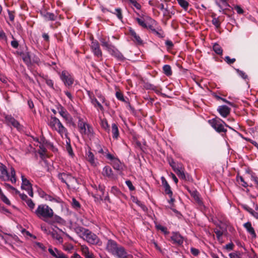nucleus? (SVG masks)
<instances>
[{
  "instance_id": "24",
  "label": "nucleus",
  "mask_w": 258,
  "mask_h": 258,
  "mask_svg": "<svg viewBox=\"0 0 258 258\" xmlns=\"http://www.w3.org/2000/svg\"><path fill=\"white\" fill-rule=\"evenodd\" d=\"M22 178V185L21 188L23 189H25L27 188H30L32 187V184L30 182L29 180H28L24 175H21Z\"/></svg>"
},
{
  "instance_id": "4",
  "label": "nucleus",
  "mask_w": 258,
  "mask_h": 258,
  "mask_svg": "<svg viewBox=\"0 0 258 258\" xmlns=\"http://www.w3.org/2000/svg\"><path fill=\"white\" fill-rule=\"evenodd\" d=\"M57 177L61 182L66 184L69 189L75 188L76 184H79L78 179L69 173H59L58 174Z\"/></svg>"
},
{
  "instance_id": "18",
  "label": "nucleus",
  "mask_w": 258,
  "mask_h": 258,
  "mask_svg": "<svg viewBox=\"0 0 258 258\" xmlns=\"http://www.w3.org/2000/svg\"><path fill=\"white\" fill-rule=\"evenodd\" d=\"M130 33L132 36V39L134 41L136 44L138 45H142L143 41L142 39L140 38L139 35H138L136 32L133 29L130 30Z\"/></svg>"
},
{
  "instance_id": "25",
  "label": "nucleus",
  "mask_w": 258,
  "mask_h": 258,
  "mask_svg": "<svg viewBox=\"0 0 258 258\" xmlns=\"http://www.w3.org/2000/svg\"><path fill=\"white\" fill-rule=\"evenodd\" d=\"M86 158L87 161H89L92 165H94L95 164L94 155L93 153L91 151L90 149H89L88 151H86Z\"/></svg>"
},
{
  "instance_id": "35",
  "label": "nucleus",
  "mask_w": 258,
  "mask_h": 258,
  "mask_svg": "<svg viewBox=\"0 0 258 258\" xmlns=\"http://www.w3.org/2000/svg\"><path fill=\"white\" fill-rule=\"evenodd\" d=\"M169 240L172 244L176 246L177 245V234L176 233H173L171 236L169 237Z\"/></svg>"
},
{
  "instance_id": "32",
  "label": "nucleus",
  "mask_w": 258,
  "mask_h": 258,
  "mask_svg": "<svg viewBox=\"0 0 258 258\" xmlns=\"http://www.w3.org/2000/svg\"><path fill=\"white\" fill-rule=\"evenodd\" d=\"M22 58L23 61L27 65H29L31 64V57L29 52L23 53Z\"/></svg>"
},
{
  "instance_id": "15",
  "label": "nucleus",
  "mask_w": 258,
  "mask_h": 258,
  "mask_svg": "<svg viewBox=\"0 0 258 258\" xmlns=\"http://www.w3.org/2000/svg\"><path fill=\"white\" fill-rule=\"evenodd\" d=\"M102 174L104 176L111 179L114 180L117 178L116 176L113 173L111 168L109 166H106L103 168Z\"/></svg>"
},
{
  "instance_id": "17",
  "label": "nucleus",
  "mask_w": 258,
  "mask_h": 258,
  "mask_svg": "<svg viewBox=\"0 0 258 258\" xmlns=\"http://www.w3.org/2000/svg\"><path fill=\"white\" fill-rule=\"evenodd\" d=\"M178 177L180 179L190 181L191 179L190 176L187 173H185L184 169L181 166L178 165Z\"/></svg>"
},
{
  "instance_id": "14",
  "label": "nucleus",
  "mask_w": 258,
  "mask_h": 258,
  "mask_svg": "<svg viewBox=\"0 0 258 258\" xmlns=\"http://www.w3.org/2000/svg\"><path fill=\"white\" fill-rule=\"evenodd\" d=\"M57 109L59 114L66 121H71L72 120V118L69 112L67 111L62 105H59L57 107Z\"/></svg>"
},
{
  "instance_id": "28",
  "label": "nucleus",
  "mask_w": 258,
  "mask_h": 258,
  "mask_svg": "<svg viewBox=\"0 0 258 258\" xmlns=\"http://www.w3.org/2000/svg\"><path fill=\"white\" fill-rule=\"evenodd\" d=\"M68 140L66 141V150L68 152L69 155L73 157L74 155L72 148L71 145L70 143V139L67 137V138Z\"/></svg>"
},
{
  "instance_id": "51",
  "label": "nucleus",
  "mask_w": 258,
  "mask_h": 258,
  "mask_svg": "<svg viewBox=\"0 0 258 258\" xmlns=\"http://www.w3.org/2000/svg\"><path fill=\"white\" fill-rule=\"evenodd\" d=\"M110 192L116 196H118L121 194L120 191L116 186H112L111 187Z\"/></svg>"
},
{
  "instance_id": "48",
  "label": "nucleus",
  "mask_w": 258,
  "mask_h": 258,
  "mask_svg": "<svg viewBox=\"0 0 258 258\" xmlns=\"http://www.w3.org/2000/svg\"><path fill=\"white\" fill-rule=\"evenodd\" d=\"M0 198L2 200V201L6 204L8 205H11L10 201L3 192L2 194H0Z\"/></svg>"
},
{
  "instance_id": "21",
  "label": "nucleus",
  "mask_w": 258,
  "mask_h": 258,
  "mask_svg": "<svg viewBox=\"0 0 258 258\" xmlns=\"http://www.w3.org/2000/svg\"><path fill=\"white\" fill-rule=\"evenodd\" d=\"M243 226L246 229V231L252 236V237H256V233L250 222H247L244 223Z\"/></svg>"
},
{
  "instance_id": "30",
  "label": "nucleus",
  "mask_w": 258,
  "mask_h": 258,
  "mask_svg": "<svg viewBox=\"0 0 258 258\" xmlns=\"http://www.w3.org/2000/svg\"><path fill=\"white\" fill-rule=\"evenodd\" d=\"M50 234L51 237L53 239L57 240L59 243H62L63 242L62 237L56 231L51 232Z\"/></svg>"
},
{
  "instance_id": "56",
  "label": "nucleus",
  "mask_w": 258,
  "mask_h": 258,
  "mask_svg": "<svg viewBox=\"0 0 258 258\" xmlns=\"http://www.w3.org/2000/svg\"><path fill=\"white\" fill-rule=\"evenodd\" d=\"M212 24L217 28H219L220 26V22L218 18H214L212 21Z\"/></svg>"
},
{
  "instance_id": "42",
  "label": "nucleus",
  "mask_w": 258,
  "mask_h": 258,
  "mask_svg": "<svg viewBox=\"0 0 258 258\" xmlns=\"http://www.w3.org/2000/svg\"><path fill=\"white\" fill-rule=\"evenodd\" d=\"M95 107H98L101 111L104 110V108L101 103L97 100V99H93L91 103Z\"/></svg>"
},
{
  "instance_id": "52",
  "label": "nucleus",
  "mask_w": 258,
  "mask_h": 258,
  "mask_svg": "<svg viewBox=\"0 0 258 258\" xmlns=\"http://www.w3.org/2000/svg\"><path fill=\"white\" fill-rule=\"evenodd\" d=\"M0 40L5 42H7V36L3 30H0Z\"/></svg>"
},
{
  "instance_id": "47",
  "label": "nucleus",
  "mask_w": 258,
  "mask_h": 258,
  "mask_svg": "<svg viewBox=\"0 0 258 258\" xmlns=\"http://www.w3.org/2000/svg\"><path fill=\"white\" fill-rule=\"evenodd\" d=\"M26 203L27 204L30 210L31 211H33V210L34 209L35 205L33 201L31 199H29V200H27V201H26Z\"/></svg>"
},
{
  "instance_id": "43",
  "label": "nucleus",
  "mask_w": 258,
  "mask_h": 258,
  "mask_svg": "<svg viewBox=\"0 0 258 258\" xmlns=\"http://www.w3.org/2000/svg\"><path fill=\"white\" fill-rule=\"evenodd\" d=\"M110 12L112 13V14H114L116 15L117 17L120 20H121L122 19V11L121 9L120 8H116L115 9V12H112L111 11H109Z\"/></svg>"
},
{
  "instance_id": "11",
  "label": "nucleus",
  "mask_w": 258,
  "mask_h": 258,
  "mask_svg": "<svg viewBox=\"0 0 258 258\" xmlns=\"http://www.w3.org/2000/svg\"><path fill=\"white\" fill-rule=\"evenodd\" d=\"M253 205V207L254 210H253L252 208H250L248 205L246 204H242V208L244 209L245 211L248 212L249 214H250L254 218L256 219H258V206L255 205L254 203L252 202Z\"/></svg>"
},
{
  "instance_id": "9",
  "label": "nucleus",
  "mask_w": 258,
  "mask_h": 258,
  "mask_svg": "<svg viewBox=\"0 0 258 258\" xmlns=\"http://www.w3.org/2000/svg\"><path fill=\"white\" fill-rule=\"evenodd\" d=\"M5 122L8 125H11L16 128L18 130L22 129V126L18 121L14 118L11 115H5Z\"/></svg>"
},
{
  "instance_id": "16",
  "label": "nucleus",
  "mask_w": 258,
  "mask_h": 258,
  "mask_svg": "<svg viewBox=\"0 0 258 258\" xmlns=\"http://www.w3.org/2000/svg\"><path fill=\"white\" fill-rule=\"evenodd\" d=\"M0 178L3 181H9L10 179V175L5 166L0 167Z\"/></svg>"
},
{
  "instance_id": "27",
  "label": "nucleus",
  "mask_w": 258,
  "mask_h": 258,
  "mask_svg": "<svg viewBox=\"0 0 258 258\" xmlns=\"http://www.w3.org/2000/svg\"><path fill=\"white\" fill-rule=\"evenodd\" d=\"M111 132L112 133V137L114 139H117L119 136V132L117 125L116 123H113L111 126Z\"/></svg>"
},
{
  "instance_id": "46",
  "label": "nucleus",
  "mask_w": 258,
  "mask_h": 258,
  "mask_svg": "<svg viewBox=\"0 0 258 258\" xmlns=\"http://www.w3.org/2000/svg\"><path fill=\"white\" fill-rule=\"evenodd\" d=\"M150 21L151 24H148V27L146 28L149 29L151 31V32L152 33H153V30H155L157 28H155V27L154 26L155 25H156V23L154 20H153L152 19H150Z\"/></svg>"
},
{
  "instance_id": "29",
  "label": "nucleus",
  "mask_w": 258,
  "mask_h": 258,
  "mask_svg": "<svg viewBox=\"0 0 258 258\" xmlns=\"http://www.w3.org/2000/svg\"><path fill=\"white\" fill-rule=\"evenodd\" d=\"M100 125L102 128H103L106 132L109 133L110 131L109 126L107 122L106 119L101 118L100 119Z\"/></svg>"
},
{
  "instance_id": "40",
  "label": "nucleus",
  "mask_w": 258,
  "mask_h": 258,
  "mask_svg": "<svg viewBox=\"0 0 258 258\" xmlns=\"http://www.w3.org/2000/svg\"><path fill=\"white\" fill-rule=\"evenodd\" d=\"M155 227L157 230H161L165 234H168L169 232L167 231V229L166 227H164L159 224L156 223Z\"/></svg>"
},
{
  "instance_id": "34",
  "label": "nucleus",
  "mask_w": 258,
  "mask_h": 258,
  "mask_svg": "<svg viewBox=\"0 0 258 258\" xmlns=\"http://www.w3.org/2000/svg\"><path fill=\"white\" fill-rule=\"evenodd\" d=\"M50 254L54 257L57 258L58 255L60 252V250H58L56 248H54L53 249L51 247H49L48 249Z\"/></svg>"
},
{
  "instance_id": "1",
  "label": "nucleus",
  "mask_w": 258,
  "mask_h": 258,
  "mask_svg": "<svg viewBox=\"0 0 258 258\" xmlns=\"http://www.w3.org/2000/svg\"><path fill=\"white\" fill-rule=\"evenodd\" d=\"M34 213L37 217L42 219L44 221L52 224L49 219L53 216V211L52 209L46 204H41L38 206L37 209L34 211Z\"/></svg>"
},
{
  "instance_id": "38",
  "label": "nucleus",
  "mask_w": 258,
  "mask_h": 258,
  "mask_svg": "<svg viewBox=\"0 0 258 258\" xmlns=\"http://www.w3.org/2000/svg\"><path fill=\"white\" fill-rule=\"evenodd\" d=\"M213 50L217 54L221 55L222 54L223 50L222 47L217 43H215L213 46Z\"/></svg>"
},
{
  "instance_id": "57",
  "label": "nucleus",
  "mask_w": 258,
  "mask_h": 258,
  "mask_svg": "<svg viewBox=\"0 0 258 258\" xmlns=\"http://www.w3.org/2000/svg\"><path fill=\"white\" fill-rule=\"evenodd\" d=\"M41 230L46 234H50L51 232L50 230H48V228L46 226L45 224L41 225Z\"/></svg>"
},
{
  "instance_id": "49",
  "label": "nucleus",
  "mask_w": 258,
  "mask_h": 258,
  "mask_svg": "<svg viewBox=\"0 0 258 258\" xmlns=\"http://www.w3.org/2000/svg\"><path fill=\"white\" fill-rule=\"evenodd\" d=\"M72 206L74 209H78L81 207L79 202L75 198H73L72 200Z\"/></svg>"
},
{
  "instance_id": "41",
  "label": "nucleus",
  "mask_w": 258,
  "mask_h": 258,
  "mask_svg": "<svg viewBox=\"0 0 258 258\" xmlns=\"http://www.w3.org/2000/svg\"><path fill=\"white\" fill-rule=\"evenodd\" d=\"M45 200L46 201H49L50 202H55V203H59V198L53 197L52 196L47 194L46 195H45Z\"/></svg>"
},
{
  "instance_id": "3",
  "label": "nucleus",
  "mask_w": 258,
  "mask_h": 258,
  "mask_svg": "<svg viewBox=\"0 0 258 258\" xmlns=\"http://www.w3.org/2000/svg\"><path fill=\"white\" fill-rule=\"evenodd\" d=\"M48 125L52 130L56 131L61 136L64 135L67 138L68 130L57 117L51 116Z\"/></svg>"
},
{
  "instance_id": "39",
  "label": "nucleus",
  "mask_w": 258,
  "mask_h": 258,
  "mask_svg": "<svg viewBox=\"0 0 258 258\" xmlns=\"http://www.w3.org/2000/svg\"><path fill=\"white\" fill-rule=\"evenodd\" d=\"M163 70L164 73L166 75L169 76L172 74L171 67L169 65H167V64L164 65L163 67Z\"/></svg>"
},
{
  "instance_id": "54",
  "label": "nucleus",
  "mask_w": 258,
  "mask_h": 258,
  "mask_svg": "<svg viewBox=\"0 0 258 258\" xmlns=\"http://www.w3.org/2000/svg\"><path fill=\"white\" fill-rule=\"evenodd\" d=\"M236 71L238 74L243 79L246 80L248 78L247 75L243 71H240L239 69H237Z\"/></svg>"
},
{
  "instance_id": "45",
  "label": "nucleus",
  "mask_w": 258,
  "mask_h": 258,
  "mask_svg": "<svg viewBox=\"0 0 258 258\" xmlns=\"http://www.w3.org/2000/svg\"><path fill=\"white\" fill-rule=\"evenodd\" d=\"M136 21H137L139 25L142 26V27L145 28L148 27V24L145 22V21L142 18H137L136 19Z\"/></svg>"
},
{
  "instance_id": "53",
  "label": "nucleus",
  "mask_w": 258,
  "mask_h": 258,
  "mask_svg": "<svg viewBox=\"0 0 258 258\" xmlns=\"http://www.w3.org/2000/svg\"><path fill=\"white\" fill-rule=\"evenodd\" d=\"M51 218H53V220H49V221H51L52 224L54 222L60 223L62 220L61 218L57 215L53 216Z\"/></svg>"
},
{
  "instance_id": "6",
  "label": "nucleus",
  "mask_w": 258,
  "mask_h": 258,
  "mask_svg": "<svg viewBox=\"0 0 258 258\" xmlns=\"http://www.w3.org/2000/svg\"><path fill=\"white\" fill-rule=\"evenodd\" d=\"M209 123L218 133H224L227 132V130L224 128V125L231 128V127L227 125L224 121L220 118H214L208 120Z\"/></svg>"
},
{
  "instance_id": "8",
  "label": "nucleus",
  "mask_w": 258,
  "mask_h": 258,
  "mask_svg": "<svg viewBox=\"0 0 258 258\" xmlns=\"http://www.w3.org/2000/svg\"><path fill=\"white\" fill-rule=\"evenodd\" d=\"M60 78L61 80L63 82L64 85L67 87H69L74 83V78L67 71H62L60 76Z\"/></svg>"
},
{
  "instance_id": "44",
  "label": "nucleus",
  "mask_w": 258,
  "mask_h": 258,
  "mask_svg": "<svg viewBox=\"0 0 258 258\" xmlns=\"http://www.w3.org/2000/svg\"><path fill=\"white\" fill-rule=\"evenodd\" d=\"M153 30V32L152 33L157 36L158 37L162 38L164 37V33L161 29L157 28L155 30Z\"/></svg>"
},
{
  "instance_id": "12",
  "label": "nucleus",
  "mask_w": 258,
  "mask_h": 258,
  "mask_svg": "<svg viewBox=\"0 0 258 258\" xmlns=\"http://www.w3.org/2000/svg\"><path fill=\"white\" fill-rule=\"evenodd\" d=\"M91 48L92 52L96 56L98 57H102V52L100 48L99 44L97 40H92L91 42Z\"/></svg>"
},
{
  "instance_id": "31",
  "label": "nucleus",
  "mask_w": 258,
  "mask_h": 258,
  "mask_svg": "<svg viewBox=\"0 0 258 258\" xmlns=\"http://www.w3.org/2000/svg\"><path fill=\"white\" fill-rule=\"evenodd\" d=\"M178 5L185 11H187L189 7V3L187 0H178Z\"/></svg>"
},
{
  "instance_id": "5",
  "label": "nucleus",
  "mask_w": 258,
  "mask_h": 258,
  "mask_svg": "<svg viewBox=\"0 0 258 258\" xmlns=\"http://www.w3.org/2000/svg\"><path fill=\"white\" fill-rule=\"evenodd\" d=\"M78 125L79 132L82 135H87L90 139L94 137L93 127L88 123L83 121V119H79Z\"/></svg>"
},
{
  "instance_id": "10",
  "label": "nucleus",
  "mask_w": 258,
  "mask_h": 258,
  "mask_svg": "<svg viewBox=\"0 0 258 258\" xmlns=\"http://www.w3.org/2000/svg\"><path fill=\"white\" fill-rule=\"evenodd\" d=\"M107 240V242L106 243L105 249L108 252L112 253V254L115 252L117 248L118 247L119 245L117 244V243L111 239L109 238H106Z\"/></svg>"
},
{
  "instance_id": "19",
  "label": "nucleus",
  "mask_w": 258,
  "mask_h": 258,
  "mask_svg": "<svg viewBox=\"0 0 258 258\" xmlns=\"http://www.w3.org/2000/svg\"><path fill=\"white\" fill-rule=\"evenodd\" d=\"M218 111L222 116L226 117L230 113V109L226 105H222L219 106Z\"/></svg>"
},
{
  "instance_id": "50",
  "label": "nucleus",
  "mask_w": 258,
  "mask_h": 258,
  "mask_svg": "<svg viewBox=\"0 0 258 258\" xmlns=\"http://www.w3.org/2000/svg\"><path fill=\"white\" fill-rule=\"evenodd\" d=\"M116 97L119 100L126 102V100L124 98L123 95L122 93L119 91H117L115 93Z\"/></svg>"
},
{
  "instance_id": "59",
  "label": "nucleus",
  "mask_w": 258,
  "mask_h": 258,
  "mask_svg": "<svg viewBox=\"0 0 258 258\" xmlns=\"http://www.w3.org/2000/svg\"><path fill=\"white\" fill-rule=\"evenodd\" d=\"M224 60L228 64H231L234 63L236 60V59L235 58H230V57L228 56H226L225 57Z\"/></svg>"
},
{
  "instance_id": "26",
  "label": "nucleus",
  "mask_w": 258,
  "mask_h": 258,
  "mask_svg": "<svg viewBox=\"0 0 258 258\" xmlns=\"http://www.w3.org/2000/svg\"><path fill=\"white\" fill-rule=\"evenodd\" d=\"M105 186L104 185H99L97 189V194L96 198L103 200V196L104 194ZM96 198V197H95Z\"/></svg>"
},
{
  "instance_id": "64",
  "label": "nucleus",
  "mask_w": 258,
  "mask_h": 258,
  "mask_svg": "<svg viewBox=\"0 0 258 258\" xmlns=\"http://www.w3.org/2000/svg\"><path fill=\"white\" fill-rule=\"evenodd\" d=\"M230 258H241L240 254L236 252L230 253L229 254Z\"/></svg>"
},
{
  "instance_id": "20",
  "label": "nucleus",
  "mask_w": 258,
  "mask_h": 258,
  "mask_svg": "<svg viewBox=\"0 0 258 258\" xmlns=\"http://www.w3.org/2000/svg\"><path fill=\"white\" fill-rule=\"evenodd\" d=\"M161 182L162 185L165 188V192L166 194L168 195L169 197H171L172 196V192L171 190L170 186L168 183L167 180L163 176H162L161 178Z\"/></svg>"
},
{
  "instance_id": "58",
  "label": "nucleus",
  "mask_w": 258,
  "mask_h": 258,
  "mask_svg": "<svg viewBox=\"0 0 258 258\" xmlns=\"http://www.w3.org/2000/svg\"><path fill=\"white\" fill-rule=\"evenodd\" d=\"M125 184L127 186L130 190L133 191L135 189V187L133 185L132 182L131 180H126Z\"/></svg>"
},
{
  "instance_id": "61",
  "label": "nucleus",
  "mask_w": 258,
  "mask_h": 258,
  "mask_svg": "<svg viewBox=\"0 0 258 258\" xmlns=\"http://www.w3.org/2000/svg\"><path fill=\"white\" fill-rule=\"evenodd\" d=\"M126 108L128 109L133 113H135L136 111L135 108L131 105L130 103L126 101Z\"/></svg>"
},
{
  "instance_id": "55",
  "label": "nucleus",
  "mask_w": 258,
  "mask_h": 258,
  "mask_svg": "<svg viewBox=\"0 0 258 258\" xmlns=\"http://www.w3.org/2000/svg\"><path fill=\"white\" fill-rule=\"evenodd\" d=\"M130 3L138 10H140L141 8V6L139 4L136 0H128Z\"/></svg>"
},
{
  "instance_id": "13",
  "label": "nucleus",
  "mask_w": 258,
  "mask_h": 258,
  "mask_svg": "<svg viewBox=\"0 0 258 258\" xmlns=\"http://www.w3.org/2000/svg\"><path fill=\"white\" fill-rule=\"evenodd\" d=\"M113 254L116 255L118 258H128L130 256L125 248L121 245L118 246Z\"/></svg>"
},
{
  "instance_id": "33",
  "label": "nucleus",
  "mask_w": 258,
  "mask_h": 258,
  "mask_svg": "<svg viewBox=\"0 0 258 258\" xmlns=\"http://www.w3.org/2000/svg\"><path fill=\"white\" fill-rule=\"evenodd\" d=\"M50 254L54 257L57 258L58 255L60 252V250H58L56 248H54L53 249L51 247H49L48 249Z\"/></svg>"
},
{
  "instance_id": "7",
  "label": "nucleus",
  "mask_w": 258,
  "mask_h": 258,
  "mask_svg": "<svg viewBox=\"0 0 258 258\" xmlns=\"http://www.w3.org/2000/svg\"><path fill=\"white\" fill-rule=\"evenodd\" d=\"M88 243L90 244L101 246L102 241L100 238L94 233L90 231L89 229L83 237Z\"/></svg>"
},
{
  "instance_id": "63",
  "label": "nucleus",
  "mask_w": 258,
  "mask_h": 258,
  "mask_svg": "<svg viewBox=\"0 0 258 258\" xmlns=\"http://www.w3.org/2000/svg\"><path fill=\"white\" fill-rule=\"evenodd\" d=\"M11 46L14 48H17L19 46V43L18 41L15 39L12 40L11 42Z\"/></svg>"
},
{
  "instance_id": "2",
  "label": "nucleus",
  "mask_w": 258,
  "mask_h": 258,
  "mask_svg": "<svg viewBox=\"0 0 258 258\" xmlns=\"http://www.w3.org/2000/svg\"><path fill=\"white\" fill-rule=\"evenodd\" d=\"M101 44L112 56L115 57L117 60L123 61L125 57L112 44L109 43V39L106 40L104 38L99 39Z\"/></svg>"
},
{
  "instance_id": "22",
  "label": "nucleus",
  "mask_w": 258,
  "mask_h": 258,
  "mask_svg": "<svg viewBox=\"0 0 258 258\" xmlns=\"http://www.w3.org/2000/svg\"><path fill=\"white\" fill-rule=\"evenodd\" d=\"M41 14L47 21H55L56 19V16L52 13L41 12Z\"/></svg>"
},
{
  "instance_id": "37",
  "label": "nucleus",
  "mask_w": 258,
  "mask_h": 258,
  "mask_svg": "<svg viewBox=\"0 0 258 258\" xmlns=\"http://www.w3.org/2000/svg\"><path fill=\"white\" fill-rule=\"evenodd\" d=\"M88 229H86L81 226H78L75 228V231L78 234L80 233L82 235V237H84V235L86 233Z\"/></svg>"
},
{
  "instance_id": "36",
  "label": "nucleus",
  "mask_w": 258,
  "mask_h": 258,
  "mask_svg": "<svg viewBox=\"0 0 258 258\" xmlns=\"http://www.w3.org/2000/svg\"><path fill=\"white\" fill-rule=\"evenodd\" d=\"M11 175H10V179L12 183H15L17 181V178L16 176V172L13 167L11 168Z\"/></svg>"
},
{
  "instance_id": "60",
  "label": "nucleus",
  "mask_w": 258,
  "mask_h": 258,
  "mask_svg": "<svg viewBox=\"0 0 258 258\" xmlns=\"http://www.w3.org/2000/svg\"><path fill=\"white\" fill-rule=\"evenodd\" d=\"M8 13L9 14V17L10 20L12 22H14V19H15L14 12L11 11L9 10H8Z\"/></svg>"
},
{
  "instance_id": "62",
  "label": "nucleus",
  "mask_w": 258,
  "mask_h": 258,
  "mask_svg": "<svg viewBox=\"0 0 258 258\" xmlns=\"http://www.w3.org/2000/svg\"><path fill=\"white\" fill-rule=\"evenodd\" d=\"M234 10L237 12V13L239 14H242L243 13V10L239 6H235L234 7Z\"/></svg>"
},
{
  "instance_id": "23",
  "label": "nucleus",
  "mask_w": 258,
  "mask_h": 258,
  "mask_svg": "<svg viewBox=\"0 0 258 258\" xmlns=\"http://www.w3.org/2000/svg\"><path fill=\"white\" fill-rule=\"evenodd\" d=\"M81 250L85 258H94L93 254L89 251V248L87 246H82Z\"/></svg>"
}]
</instances>
